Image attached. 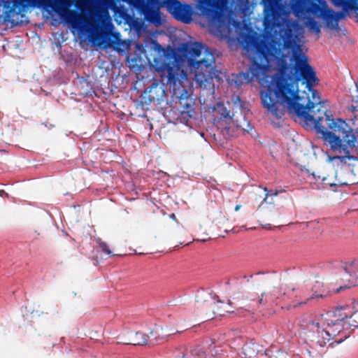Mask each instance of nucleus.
I'll use <instances>...</instances> for the list:
<instances>
[{"label": "nucleus", "instance_id": "3", "mask_svg": "<svg viewBox=\"0 0 358 358\" xmlns=\"http://www.w3.org/2000/svg\"><path fill=\"white\" fill-rule=\"evenodd\" d=\"M285 4V23L289 20L287 19L289 12H292L297 18H306L305 24L309 30L317 36L320 34L321 26L313 17L322 18L326 22V26L332 30L338 29V20L344 17L343 12H335L329 9L324 1L318 3L315 0H282Z\"/></svg>", "mask_w": 358, "mask_h": 358}, {"label": "nucleus", "instance_id": "11", "mask_svg": "<svg viewBox=\"0 0 358 358\" xmlns=\"http://www.w3.org/2000/svg\"><path fill=\"white\" fill-rule=\"evenodd\" d=\"M229 2V0H199L197 9L202 16L214 21L219 18L220 10Z\"/></svg>", "mask_w": 358, "mask_h": 358}, {"label": "nucleus", "instance_id": "40", "mask_svg": "<svg viewBox=\"0 0 358 358\" xmlns=\"http://www.w3.org/2000/svg\"><path fill=\"white\" fill-rule=\"evenodd\" d=\"M243 76H248V75H247L246 73H243Z\"/></svg>", "mask_w": 358, "mask_h": 358}, {"label": "nucleus", "instance_id": "4", "mask_svg": "<svg viewBox=\"0 0 358 358\" xmlns=\"http://www.w3.org/2000/svg\"><path fill=\"white\" fill-rule=\"evenodd\" d=\"M201 43L195 42L185 45V52L189 55V65L194 73L195 80L201 87H210L213 80H222V73L215 69L213 55Z\"/></svg>", "mask_w": 358, "mask_h": 358}, {"label": "nucleus", "instance_id": "21", "mask_svg": "<svg viewBox=\"0 0 358 358\" xmlns=\"http://www.w3.org/2000/svg\"><path fill=\"white\" fill-rule=\"evenodd\" d=\"M343 309L345 310L346 312H350V315L347 319L349 322L348 325L351 326L352 330L358 328V310L352 313L349 308H343Z\"/></svg>", "mask_w": 358, "mask_h": 358}, {"label": "nucleus", "instance_id": "16", "mask_svg": "<svg viewBox=\"0 0 358 358\" xmlns=\"http://www.w3.org/2000/svg\"><path fill=\"white\" fill-rule=\"evenodd\" d=\"M162 329L159 327H156L150 331V334H148L149 346L162 344L166 341V336L162 335Z\"/></svg>", "mask_w": 358, "mask_h": 358}, {"label": "nucleus", "instance_id": "19", "mask_svg": "<svg viewBox=\"0 0 358 358\" xmlns=\"http://www.w3.org/2000/svg\"><path fill=\"white\" fill-rule=\"evenodd\" d=\"M106 47L108 49H112V16L108 12H106Z\"/></svg>", "mask_w": 358, "mask_h": 358}, {"label": "nucleus", "instance_id": "29", "mask_svg": "<svg viewBox=\"0 0 358 358\" xmlns=\"http://www.w3.org/2000/svg\"><path fill=\"white\" fill-rule=\"evenodd\" d=\"M264 191L266 192V193H265V198L264 199V200H266L269 195L272 196H276L278 194V192L277 190L268 191L266 187L264 188Z\"/></svg>", "mask_w": 358, "mask_h": 358}, {"label": "nucleus", "instance_id": "34", "mask_svg": "<svg viewBox=\"0 0 358 358\" xmlns=\"http://www.w3.org/2000/svg\"><path fill=\"white\" fill-rule=\"evenodd\" d=\"M3 195L8 196V194L4 190H0V196H3Z\"/></svg>", "mask_w": 358, "mask_h": 358}, {"label": "nucleus", "instance_id": "36", "mask_svg": "<svg viewBox=\"0 0 358 358\" xmlns=\"http://www.w3.org/2000/svg\"><path fill=\"white\" fill-rule=\"evenodd\" d=\"M170 217H171L172 219L175 220V219H176V215H175V214L172 213V214L170 215Z\"/></svg>", "mask_w": 358, "mask_h": 358}, {"label": "nucleus", "instance_id": "30", "mask_svg": "<svg viewBox=\"0 0 358 358\" xmlns=\"http://www.w3.org/2000/svg\"><path fill=\"white\" fill-rule=\"evenodd\" d=\"M349 109L353 113L358 112V99L352 100V103L349 107Z\"/></svg>", "mask_w": 358, "mask_h": 358}, {"label": "nucleus", "instance_id": "17", "mask_svg": "<svg viewBox=\"0 0 358 358\" xmlns=\"http://www.w3.org/2000/svg\"><path fill=\"white\" fill-rule=\"evenodd\" d=\"M130 345H148V334L143 332H130Z\"/></svg>", "mask_w": 358, "mask_h": 358}, {"label": "nucleus", "instance_id": "32", "mask_svg": "<svg viewBox=\"0 0 358 358\" xmlns=\"http://www.w3.org/2000/svg\"><path fill=\"white\" fill-rule=\"evenodd\" d=\"M106 7L107 10H112V0H106Z\"/></svg>", "mask_w": 358, "mask_h": 358}, {"label": "nucleus", "instance_id": "28", "mask_svg": "<svg viewBox=\"0 0 358 358\" xmlns=\"http://www.w3.org/2000/svg\"><path fill=\"white\" fill-rule=\"evenodd\" d=\"M331 1L336 6H346L348 0H331Z\"/></svg>", "mask_w": 358, "mask_h": 358}, {"label": "nucleus", "instance_id": "22", "mask_svg": "<svg viewBox=\"0 0 358 358\" xmlns=\"http://www.w3.org/2000/svg\"><path fill=\"white\" fill-rule=\"evenodd\" d=\"M253 345L245 344L243 347V352L246 358H254L257 355V350L254 349Z\"/></svg>", "mask_w": 358, "mask_h": 358}, {"label": "nucleus", "instance_id": "33", "mask_svg": "<svg viewBox=\"0 0 358 358\" xmlns=\"http://www.w3.org/2000/svg\"><path fill=\"white\" fill-rule=\"evenodd\" d=\"M121 44L122 45L123 48L125 49H127L129 47V43L127 42H122Z\"/></svg>", "mask_w": 358, "mask_h": 358}, {"label": "nucleus", "instance_id": "31", "mask_svg": "<svg viewBox=\"0 0 358 358\" xmlns=\"http://www.w3.org/2000/svg\"><path fill=\"white\" fill-rule=\"evenodd\" d=\"M338 184L341 186H343V185L348 186V185H350L353 184V182H351L348 181V180H345V181L339 180L338 181Z\"/></svg>", "mask_w": 358, "mask_h": 358}, {"label": "nucleus", "instance_id": "8", "mask_svg": "<svg viewBox=\"0 0 358 358\" xmlns=\"http://www.w3.org/2000/svg\"><path fill=\"white\" fill-rule=\"evenodd\" d=\"M350 312H346L343 307L337 308L334 312V319L327 323L326 330L331 337L330 345L334 343L339 344L350 336L352 328L348 321Z\"/></svg>", "mask_w": 358, "mask_h": 358}, {"label": "nucleus", "instance_id": "7", "mask_svg": "<svg viewBox=\"0 0 358 358\" xmlns=\"http://www.w3.org/2000/svg\"><path fill=\"white\" fill-rule=\"evenodd\" d=\"M131 10L143 15L148 22L159 26L162 24L160 9L166 6V0H129Z\"/></svg>", "mask_w": 358, "mask_h": 358}, {"label": "nucleus", "instance_id": "12", "mask_svg": "<svg viewBox=\"0 0 358 358\" xmlns=\"http://www.w3.org/2000/svg\"><path fill=\"white\" fill-rule=\"evenodd\" d=\"M231 301L229 300L227 303L218 301L217 302H206L201 304L199 308H201V314L204 316L206 320L213 319L214 317L223 316L225 313H231Z\"/></svg>", "mask_w": 358, "mask_h": 358}, {"label": "nucleus", "instance_id": "14", "mask_svg": "<svg viewBox=\"0 0 358 358\" xmlns=\"http://www.w3.org/2000/svg\"><path fill=\"white\" fill-rule=\"evenodd\" d=\"M343 275L345 277V279L342 278L344 284L336 289V292H340L343 289L355 285L350 278L358 280V259L345 265L343 269Z\"/></svg>", "mask_w": 358, "mask_h": 358}, {"label": "nucleus", "instance_id": "1", "mask_svg": "<svg viewBox=\"0 0 358 358\" xmlns=\"http://www.w3.org/2000/svg\"><path fill=\"white\" fill-rule=\"evenodd\" d=\"M261 4L263 25L271 41L245 34L243 42L247 52H252L250 71L253 78L261 79L270 63L276 62L278 73L272 76L266 90L261 92L263 107L277 119L282 117L286 107L289 113L305 122L312 109L322 103L318 91L313 88L320 80L308 57L296 44L297 23H285V3L282 0H261Z\"/></svg>", "mask_w": 358, "mask_h": 358}, {"label": "nucleus", "instance_id": "13", "mask_svg": "<svg viewBox=\"0 0 358 358\" xmlns=\"http://www.w3.org/2000/svg\"><path fill=\"white\" fill-rule=\"evenodd\" d=\"M167 11L176 20L189 23L192 20V12L189 5L183 4L178 0H166Z\"/></svg>", "mask_w": 358, "mask_h": 358}, {"label": "nucleus", "instance_id": "35", "mask_svg": "<svg viewBox=\"0 0 358 358\" xmlns=\"http://www.w3.org/2000/svg\"><path fill=\"white\" fill-rule=\"evenodd\" d=\"M241 208V205H237L236 207H235V210L236 211H238Z\"/></svg>", "mask_w": 358, "mask_h": 358}, {"label": "nucleus", "instance_id": "39", "mask_svg": "<svg viewBox=\"0 0 358 358\" xmlns=\"http://www.w3.org/2000/svg\"><path fill=\"white\" fill-rule=\"evenodd\" d=\"M213 358H224V357L220 356L219 357H213Z\"/></svg>", "mask_w": 358, "mask_h": 358}, {"label": "nucleus", "instance_id": "24", "mask_svg": "<svg viewBox=\"0 0 358 358\" xmlns=\"http://www.w3.org/2000/svg\"><path fill=\"white\" fill-rule=\"evenodd\" d=\"M217 113L224 118L231 117L230 116V110L227 109L224 103H218L217 104Z\"/></svg>", "mask_w": 358, "mask_h": 358}, {"label": "nucleus", "instance_id": "5", "mask_svg": "<svg viewBox=\"0 0 358 358\" xmlns=\"http://www.w3.org/2000/svg\"><path fill=\"white\" fill-rule=\"evenodd\" d=\"M296 290L292 282L280 284L264 291L257 299L250 300V303L245 304L244 308L249 312L259 311L263 315H271L276 312L280 306L289 297L292 292Z\"/></svg>", "mask_w": 358, "mask_h": 358}, {"label": "nucleus", "instance_id": "27", "mask_svg": "<svg viewBox=\"0 0 358 358\" xmlns=\"http://www.w3.org/2000/svg\"><path fill=\"white\" fill-rule=\"evenodd\" d=\"M120 35V34L118 31L113 30V50L117 52L123 51V50L119 46L120 44H115V41L118 40Z\"/></svg>", "mask_w": 358, "mask_h": 358}, {"label": "nucleus", "instance_id": "20", "mask_svg": "<svg viewBox=\"0 0 358 358\" xmlns=\"http://www.w3.org/2000/svg\"><path fill=\"white\" fill-rule=\"evenodd\" d=\"M129 335L130 332L127 330L123 331H117L115 336L113 337V343L123 345H130Z\"/></svg>", "mask_w": 358, "mask_h": 358}, {"label": "nucleus", "instance_id": "15", "mask_svg": "<svg viewBox=\"0 0 358 358\" xmlns=\"http://www.w3.org/2000/svg\"><path fill=\"white\" fill-rule=\"evenodd\" d=\"M113 13L115 15H118L121 19L124 20L125 23L128 24L131 28L137 31L141 30L142 23L138 18H134L133 16L127 13V10L124 8H119L113 1Z\"/></svg>", "mask_w": 358, "mask_h": 358}, {"label": "nucleus", "instance_id": "26", "mask_svg": "<svg viewBox=\"0 0 358 358\" xmlns=\"http://www.w3.org/2000/svg\"><path fill=\"white\" fill-rule=\"evenodd\" d=\"M315 297H322V295H317L312 294L311 296L307 297L305 300L301 301L300 302L295 303L292 305L293 308H298L302 305L307 304L310 300L314 299Z\"/></svg>", "mask_w": 358, "mask_h": 358}, {"label": "nucleus", "instance_id": "2", "mask_svg": "<svg viewBox=\"0 0 358 358\" xmlns=\"http://www.w3.org/2000/svg\"><path fill=\"white\" fill-rule=\"evenodd\" d=\"M304 122L313 126L317 133L322 135L324 143L334 152L350 159L351 152L358 146V129H352L343 120L331 118L322 103Z\"/></svg>", "mask_w": 358, "mask_h": 358}, {"label": "nucleus", "instance_id": "38", "mask_svg": "<svg viewBox=\"0 0 358 358\" xmlns=\"http://www.w3.org/2000/svg\"><path fill=\"white\" fill-rule=\"evenodd\" d=\"M122 1L127 3L129 1V0H122Z\"/></svg>", "mask_w": 358, "mask_h": 358}, {"label": "nucleus", "instance_id": "10", "mask_svg": "<svg viewBox=\"0 0 358 358\" xmlns=\"http://www.w3.org/2000/svg\"><path fill=\"white\" fill-rule=\"evenodd\" d=\"M306 336L313 344L323 347L327 343L330 344L331 342V336L328 334L326 329H322L320 327L319 322L310 320L306 324Z\"/></svg>", "mask_w": 358, "mask_h": 358}, {"label": "nucleus", "instance_id": "37", "mask_svg": "<svg viewBox=\"0 0 358 358\" xmlns=\"http://www.w3.org/2000/svg\"><path fill=\"white\" fill-rule=\"evenodd\" d=\"M311 176H313V178L314 179H316V177H315V173H313L311 174Z\"/></svg>", "mask_w": 358, "mask_h": 358}, {"label": "nucleus", "instance_id": "25", "mask_svg": "<svg viewBox=\"0 0 358 358\" xmlns=\"http://www.w3.org/2000/svg\"><path fill=\"white\" fill-rule=\"evenodd\" d=\"M94 241L99 245V248L103 253H104L106 255H110L112 251L110 250L109 247L105 242L102 241L99 238H96Z\"/></svg>", "mask_w": 358, "mask_h": 358}, {"label": "nucleus", "instance_id": "23", "mask_svg": "<svg viewBox=\"0 0 358 358\" xmlns=\"http://www.w3.org/2000/svg\"><path fill=\"white\" fill-rule=\"evenodd\" d=\"M87 23L92 29H98L99 28V21L97 14L90 13Z\"/></svg>", "mask_w": 358, "mask_h": 358}, {"label": "nucleus", "instance_id": "6", "mask_svg": "<svg viewBox=\"0 0 358 358\" xmlns=\"http://www.w3.org/2000/svg\"><path fill=\"white\" fill-rule=\"evenodd\" d=\"M182 58L174 50L165 55L162 62L157 64L156 70L161 81L166 85L180 84L181 79L187 78L186 72L181 69Z\"/></svg>", "mask_w": 358, "mask_h": 358}, {"label": "nucleus", "instance_id": "9", "mask_svg": "<svg viewBox=\"0 0 358 358\" xmlns=\"http://www.w3.org/2000/svg\"><path fill=\"white\" fill-rule=\"evenodd\" d=\"M41 3H48L54 0H36ZM30 0H6L3 3V22H9L12 27H15L19 24L18 22L13 19L14 15L22 16L23 13L26 12Z\"/></svg>", "mask_w": 358, "mask_h": 358}, {"label": "nucleus", "instance_id": "18", "mask_svg": "<svg viewBox=\"0 0 358 358\" xmlns=\"http://www.w3.org/2000/svg\"><path fill=\"white\" fill-rule=\"evenodd\" d=\"M79 83L81 88L80 94L85 96H92L93 94H96L94 87L91 83L87 80L86 78L81 77L79 79Z\"/></svg>", "mask_w": 358, "mask_h": 358}]
</instances>
